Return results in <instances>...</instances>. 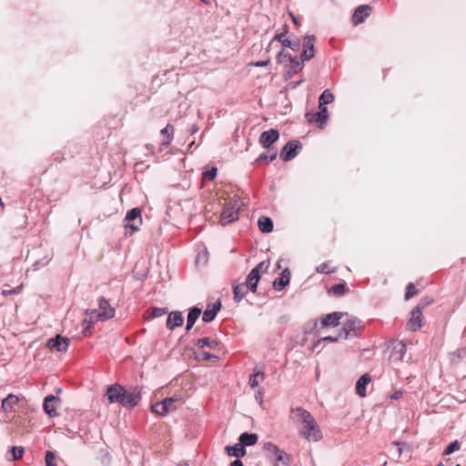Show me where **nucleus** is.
I'll list each match as a JSON object with an SVG mask.
<instances>
[{"label":"nucleus","instance_id":"1","mask_svg":"<svg viewBox=\"0 0 466 466\" xmlns=\"http://www.w3.org/2000/svg\"><path fill=\"white\" fill-rule=\"evenodd\" d=\"M142 210L138 207L133 208L128 210L125 218V235L132 236L139 230L142 225Z\"/></svg>","mask_w":466,"mask_h":466},{"label":"nucleus","instance_id":"2","mask_svg":"<svg viewBox=\"0 0 466 466\" xmlns=\"http://www.w3.org/2000/svg\"><path fill=\"white\" fill-rule=\"evenodd\" d=\"M258 435L256 433L244 432L240 434L238 442L235 443V458H242L246 455V447L253 446L258 441Z\"/></svg>","mask_w":466,"mask_h":466},{"label":"nucleus","instance_id":"3","mask_svg":"<svg viewBox=\"0 0 466 466\" xmlns=\"http://www.w3.org/2000/svg\"><path fill=\"white\" fill-rule=\"evenodd\" d=\"M362 329L361 321L357 319H350L347 320L339 334V337L348 339L358 336L359 331Z\"/></svg>","mask_w":466,"mask_h":466},{"label":"nucleus","instance_id":"4","mask_svg":"<svg viewBox=\"0 0 466 466\" xmlns=\"http://www.w3.org/2000/svg\"><path fill=\"white\" fill-rule=\"evenodd\" d=\"M126 391L127 389L124 386L114 383L106 387V397L109 403H118L121 405L122 401H124Z\"/></svg>","mask_w":466,"mask_h":466},{"label":"nucleus","instance_id":"5","mask_svg":"<svg viewBox=\"0 0 466 466\" xmlns=\"http://www.w3.org/2000/svg\"><path fill=\"white\" fill-rule=\"evenodd\" d=\"M302 148V144L299 140L289 141L280 151V158L283 161L293 159Z\"/></svg>","mask_w":466,"mask_h":466},{"label":"nucleus","instance_id":"6","mask_svg":"<svg viewBox=\"0 0 466 466\" xmlns=\"http://www.w3.org/2000/svg\"><path fill=\"white\" fill-rule=\"evenodd\" d=\"M141 400V389L139 387H133L129 390H127L124 401H122L121 406L127 409H134L138 405Z\"/></svg>","mask_w":466,"mask_h":466},{"label":"nucleus","instance_id":"7","mask_svg":"<svg viewBox=\"0 0 466 466\" xmlns=\"http://www.w3.org/2000/svg\"><path fill=\"white\" fill-rule=\"evenodd\" d=\"M90 313L96 315V319L104 321L115 316V309L110 306L109 302L105 298H101L99 299V312L96 313V310H92Z\"/></svg>","mask_w":466,"mask_h":466},{"label":"nucleus","instance_id":"8","mask_svg":"<svg viewBox=\"0 0 466 466\" xmlns=\"http://www.w3.org/2000/svg\"><path fill=\"white\" fill-rule=\"evenodd\" d=\"M177 401L175 397L165 398L161 401H158L151 406V410L160 416H165L170 410L176 409L174 403Z\"/></svg>","mask_w":466,"mask_h":466},{"label":"nucleus","instance_id":"9","mask_svg":"<svg viewBox=\"0 0 466 466\" xmlns=\"http://www.w3.org/2000/svg\"><path fill=\"white\" fill-rule=\"evenodd\" d=\"M267 269L268 268V264H266L265 261L263 262H260L256 268H254L250 272L249 274L248 275V278H247V282H246V285L247 287L252 291V292H256L257 290V287H258V282L260 279V276H259V270L261 269Z\"/></svg>","mask_w":466,"mask_h":466},{"label":"nucleus","instance_id":"10","mask_svg":"<svg viewBox=\"0 0 466 466\" xmlns=\"http://www.w3.org/2000/svg\"><path fill=\"white\" fill-rule=\"evenodd\" d=\"M60 403L59 398L56 397L55 395H47L44 399L43 402V409L44 411L50 417L55 418L58 416V412L56 410V408L58 404Z\"/></svg>","mask_w":466,"mask_h":466},{"label":"nucleus","instance_id":"11","mask_svg":"<svg viewBox=\"0 0 466 466\" xmlns=\"http://www.w3.org/2000/svg\"><path fill=\"white\" fill-rule=\"evenodd\" d=\"M279 137V132L271 128L269 130H266L261 133L258 141L259 144L265 148H273L271 146L275 143Z\"/></svg>","mask_w":466,"mask_h":466},{"label":"nucleus","instance_id":"12","mask_svg":"<svg viewBox=\"0 0 466 466\" xmlns=\"http://www.w3.org/2000/svg\"><path fill=\"white\" fill-rule=\"evenodd\" d=\"M316 41V37L313 35H308L304 37L303 40V48L301 52V57L303 60H309L314 57L315 50L314 44Z\"/></svg>","mask_w":466,"mask_h":466},{"label":"nucleus","instance_id":"13","mask_svg":"<svg viewBox=\"0 0 466 466\" xmlns=\"http://www.w3.org/2000/svg\"><path fill=\"white\" fill-rule=\"evenodd\" d=\"M292 419L297 422L303 424L304 427L309 423H313L314 418L312 415L301 407L292 409Z\"/></svg>","mask_w":466,"mask_h":466},{"label":"nucleus","instance_id":"14","mask_svg":"<svg viewBox=\"0 0 466 466\" xmlns=\"http://www.w3.org/2000/svg\"><path fill=\"white\" fill-rule=\"evenodd\" d=\"M301 433L309 441H318L322 437L320 430L319 429L315 420H313V423L306 425L304 430L301 431Z\"/></svg>","mask_w":466,"mask_h":466},{"label":"nucleus","instance_id":"15","mask_svg":"<svg viewBox=\"0 0 466 466\" xmlns=\"http://www.w3.org/2000/svg\"><path fill=\"white\" fill-rule=\"evenodd\" d=\"M319 111L314 114H306V117L310 123H317L320 128L326 123L329 117L328 108L326 106H319Z\"/></svg>","mask_w":466,"mask_h":466},{"label":"nucleus","instance_id":"16","mask_svg":"<svg viewBox=\"0 0 466 466\" xmlns=\"http://www.w3.org/2000/svg\"><path fill=\"white\" fill-rule=\"evenodd\" d=\"M371 7L368 5H361L358 6L352 15V23L358 25L363 23L366 18L370 15Z\"/></svg>","mask_w":466,"mask_h":466},{"label":"nucleus","instance_id":"17","mask_svg":"<svg viewBox=\"0 0 466 466\" xmlns=\"http://www.w3.org/2000/svg\"><path fill=\"white\" fill-rule=\"evenodd\" d=\"M47 346L58 352H66L69 347V339L66 337L56 336L48 339Z\"/></svg>","mask_w":466,"mask_h":466},{"label":"nucleus","instance_id":"18","mask_svg":"<svg viewBox=\"0 0 466 466\" xmlns=\"http://www.w3.org/2000/svg\"><path fill=\"white\" fill-rule=\"evenodd\" d=\"M221 309L220 300H217L216 302L208 305L207 309L204 310L202 314V320L205 323H209L213 321Z\"/></svg>","mask_w":466,"mask_h":466},{"label":"nucleus","instance_id":"19","mask_svg":"<svg viewBox=\"0 0 466 466\" xmlns=\"http://www.w3.org/2000/svg\"><path fill=\"white\" fill-rule=\"evenodd\" d=\"M184 318L181 311H171L167 319L166 327L169 330H174L176 328L182 326Z\"/></svg>","mask_w":466,"mask_h":466},{"label":"nucleus","instance_id":"20","mask_svg":"<svg viewBox=\"0 0 466 466\" xmlns=\"http://www.w3.org/2000/svg\"><path fill=\"white\" fill-rule=\"evenodd\" d=\"M423 324L422 311L420 309H413L410 313V318L408 322L409 329L416 331L421 328Z\"/></svg>","mask_w":466,"mask_h":466},{"label":"nucleus","instance_id":"21","mask_svg":"<svg viewBox=\"0 0 466 466\" xmlns=\"http://www.w3.org/2000/svg\"><path fill=\"white\" fill-rule=\"evenodd\" d=\"M406 352V344L403 341H394L391 346L390 359L394 361L401 360Z\"/></svg>","mask_w":466,"mask_h":466},{"label":"nucleus","instance_id":"22","mask_svg":"<svg viewBox=\"0 0 466 466\" xmlns=\"http://www.w3.org/2000/svg\"><path fill=\"white\" fill-rule=\"evenodd\" d=\"M287 32L288 31L285 30L282 33L277 34L274 38L277 39L278 41H279L281 43L282 46L289 47V48L292 49L293 51H299V49L300 47L299 40V39L290 40V39L286 38L285 35H286Z\"/></svg>","mask_w":466,"mask_h":466},{"label":"nucleus","instance_id":"23","mask_svg":"<svg viewBox=\"0 0 466 466\" xmlns=\"http://www.w3.org/2000/svg\"><path fill=\"white\" fill-rule=\"evenodd\" d=\"M201 309L198 306H193L188 309L187 316V324H186V330L189 331L193 326L195 325L196 321L201 315Z\"/></svg>","mask_w":466,"mask_h":466},{"label":"nucleus","instance_id":"24","mask_svg":"<svg viewBox=\"0 0 466 466\" xmlns=\"http://www.w3.org/2000/svg\"><path fill=\"white\" fill-rule=\"evenodd\" d=\"M341 317L342 313L340 312H332L325 315L320 320L321 328H326L329 326L337 327L339 324V319Z\"/></svg>","mask_w":466,"mask_h":466},{"label":"nucleus","instance_id":"25","mask_svg":"<svg viewBox=\"0 0 466 466\" xmlns=\"http://www.w3.org/2000/svg\"><path fill=\"white\" fill-rule=\"evenodd\" d=\"M289 268H285L280 277L277 278L273 281V287L276 290H282L289 283Z\"/></svg>","mask_w":466,"mask_h":466},{"label":"nucleus","instance_id":"26","mask_svg":"<svg viewBox=\"0 0 466 466\" xmlns=\"http://www.w3.org/2000/svg\"><path fill=\"white\" fill-rule=\"evenodd\" d=\"M306 60H303V58L301 57L300 59L298 58L297 56H293L289 62H290V67L288 71V76L289 77H291L293 75L299 73V71H301L304 67V62Z\"/></svg>","mask_w":466,"mask_h":466},{"label":"nucleus","instance_id":"27","mask_svg":"<svg viewBox=\"0 0 466 466\" xmlns=\"http://www.w3.org/2000/svg\"><path fill=\"white\" fill-rule=\"evenodd\" d=\"M18 401V397L10 393L2 400L1 407L5 412H10L13 410L14 406L16 405Z\"/></svg>","mask_w":466,"mask_h":466},{"label":"nucleus","instance_id":"28","mask_svg":"<svg viewBox=\"0 0 466 466\" xmlns=\"http://www.w3.org/2000/svg\"><path fill=\"white\" fill-rule=\"evenodd\" d=\"M370 381V376L369 374L362 375L356 383V392L360 397L366 396V386Z\"/></svg>","mask_w":466,"mask_h":466},{"label":"nucleus","instance_id":"29","mask_svg":"<svg viewBox=\"0 0 466 466\" xmlns=\"http://www.w3.org/2000/svg\"><path fill=\"white\" fill-rule=\"evenodd\" d=\"M258 226L263 233H269L273 230V221L268 217H260L258 220Z\"/></svg>","mask_w":466,"mask_h":466},{"label":"nucleus","instance_id":"30","mask_svg":"<svg viewBox=\"0 0 466 466\" xmlns=\"http://www.w3.org/2000/svg\"><path fill=\"white\" fill-rule=\"evenodd\" d=\"M174 127L170 124H167L166 127L161 129L160 134L165 137V139L162 141L161 145L164 147H167L174 137Z\"/></svg>","mask_w":466,"mask_h":466},{"label":"nucleus","instance_id":"31","mask_svg":"<svg viewBox=\"0 0 466 466\" xmlns=\"http://www.w3.org/2000/svg\"><path fill=\"white\" fill-rule=\"evenodd\" d=\"M267 149H268L267 152L260 154L258 156V157L256 159L257 163H260L263 161L269 163L276 159L277 155H278V150L276 148H267Z\"/></svg>","mask_w":466,"mask_h":466},{"label":"nucleus","instance_id":"32","mask_svg":"<svg viewBox=\"0 0 466 466\" xmlns=\"http://www.w3.org/2000/svg\"><path fill=\"white\" fill-rule=\"evenodd\" d=\"M220 224L227 226L233 222V206H228L220 214Z\"/></svg>","mask_w":466,"mask_h":466},{"label":"nucleus","instance_id":"33","mask_svg":"<svg viewBox=\"0 0 466 466\" xmlns=\"http://www.w3.org/2000/svg\"><path fill=\"white\" fill-rule=\"evenodd\" d=\"M167 313V308L152 307L147 311L148 320L159 318Z\"/></svg>","mask_w":466,"mask_h":466},{"label":"nucleus","instance_id":"34","mask_svg":"<svg viewBox=\"0 0 466 466\" xmlns=\"http://www.w3.org/2000/svg\"><path fill=\"white\" fill-rule=\"evenodd\" d=\"M196 345L199 349H203L205 347H208L210 350H213V349H215L218 345V342L216 339H209L208 337H204V338L198 339L196 341Z\"/></svg>","mask_w":466,"mask_h":466},{"label":"nucleus","instance_id":"35","mask_svg":"<svg viewBox=\"0 0 466 466\" xmlns=\"http://www.w3.org/2000/svg\"><path fill=\"white\" fill-rule=\"evenodd\" d=\"M333 100L334 95L329 89H326L319 97V106H325L326 105L333 102Z\"/></svg>","mask_w":466,"mask_h":466},{"label":"nucleus","instance_id":"36","mask_svg":"<svg viewBox=\"0 0 466 466\" xmlns=\"http://www.w3.org/2000/svg\"><path fill=\"white\" fill-rule=\"evenodd\" d=\"M264 380V373L257 371L249 376L248 383L251 388H256Z\"/></svg>","mask_w":466,"mask_h":466},{"label":"nucleus","instance_id":"37","mask_svg":"<svg viewBox=\"0 0 466 466\" xmlns=\"http://www.w3.org/2000/svg\"><path fill=\"white\" fill-rule=\"evenodd\" d=\"M272 460L278 463H281L284 466H288L289 461L288 454L281 450L279 451V452L272 458Z\"/></svg>","mask_w":466,"mask_h":466},{"label":"nucleus","instance_id":"38","mask_svg":"<svg viewBox=\"0 0 466 466\" xmlns=\"http://www.w3.org/2000/svg\"><path fill=\"white\" fill-rule=\"evenodd\" d=\"M346 290H347L346 285L344 283H339V284L333 285L330 288L329 292H331L333 295H335L337 297H340L345 294Z\"/></svg>","mask_w":466,"mask_h":466},{"label":"nucleus","instance_id":"39","mask_svg":"<svg viewBox=\"0 0 466 466\" xmlns=\"http://www.w3.org/2000/svg\"><path fill=\"white\" fill-rule=\"evenodd\" d=\"M263 450L270 459H272L279 451V449L271 442H266L263 446Z\"/></svg>","mask_w":466,"mask_h":466},{"label":"nucleus","instance_id":"40","mask_svg":"<svg viewBox=\"0 0 466 466\" xmlns=\"http://www.w3.org/2000/svg\"><path fill=\"white\" fill-rule=\"evenodd\" d=\"M9 451L11 453L13 461L20 460L25 453V450L21 446H13L10 448Z\"/></svg>","mask_w":466,"mask_h":466},{"label":"nucleus","instance_id":"41","mask_svg":"<svg viewBox=\"0 0 466 466\" xmlns=\"http://www.w3.org/2000/svg\"><path fill=\"white\" fill-rule=\"evenodd\" d=\"M218 174V168L213 167L208 170H206L202 173V180L203 181H212L216 178Z\"/></svg>","mask_w":466,"mask_h":466},{"label":"nucleus","instance_id":"42","mask_svg":"<svg viewBox=\"0 0 466 466\" xmlns=\"http://www.w3.org/2000/svg\"><path fill=\"white\" fill-rule=\"evenodd\" d=\"M196 359L201 360H218V357L214 354H211L208 351L200 350L199 352H198L196 354Z\"/></svg>","mask_w":466,"mask_h":466},{"label":"nucleus","instance_id":"43","mask_svg":"<svg viewBox=\"0 0 466 466\" xmlns=\"http://www.w3.org/2000/svg\"><path fill=\"white\" fill-rule=\"evenodd\" d=\"M316 272L320 274H331L336 272V268L329 269V262H323L316 268Z\"/></svg>","mask_w":466,"mask_h":466},{"label":"nucleus","instance_id":"44","mask_svg":"<svg viewBox=\"0 0 466 466\" xmlns=\"http://www.w3.org/2000/svg\"><path fill=\"white\" fill-rule=\"evenodd\" d=\"M55 453L51 451H47L45 456L46 466H56L55 463Z\"/></svg>","mask_w":466,"mask_h":466},{"label":"nucleus","instance_id":"45","mask_svg":"<svg viewBox=\"0 0 466 466\" xmlns=\"http://www.w3.org/2000/svg\"><path fill=\"white\" fill-rule=\"evenodd\" d=\"M417 294V289L413 283H409L406 288L405 299H410Z\"/></svg>","mask_w":466,"mask_h":466},{"label":"nucleus","instance_id":"46","mask_svg":"<svg viewBox=\"0 0 466 466\" xmlns=\"http://www.w3.org/2000/svg\"><path fill=\"white\" fill-rule=\"evenodd\" d=\"M93 323H94V319H93V317H92V316H91L89 319H86H86L83 320V326H84V327H83V330H82V332H83V334H84L85 336H87V331L92 328Z\"/></svg>","mask_w":466,"mask_h":466},{"label":"nucleus","instance_id":"47","mask_svg":"<svg viewBox=\"0 0 466 466\" xmlns=\"http://www.w3.org/2000/svg\"><path fill=\"white\" fill-rule=\"evenodd\" d=\"M433 302V299L429 297H425L420 300L418 305L415 307V309H420V310H423L427 306L431 304Z\"/></svg>","mask_w":466,"mask_h":466},{"label":"nucleus","instance_id":"48","mask_svg":"<svg viewBox=\"0 0 466 466\" xmlns=\"http://www.w3.org/2000/svg\"><path fill=\"white\" fill-rule=\"evenodd\" d=\"M459 450H460V444H459V442L457 441H452L451 443H450L448 445V447L446 448L444 453L446 455H450V454H451V453H453V452H455L456 451H459Z\"/></svg>","mask_w":466,"mask_h":466},{"label":"nucleus","instance_id":"49","mask_svg":"<svg viewBox=\"0 0 466 466\" xmlns=\"http://www.w3.org/2000/svg\"><path fill=\"white\" fill-rule=\"evenodd\" d=\"M22 289H23V285L21 284L14 289H3L1 294L3 296L19 294L22 291Z\"/></svg>","mask_w":466,"mask_h":466},{"label":"nucleus","instance_id":"50","mask_svg":"<svg viewBox=\"0 0 466 466\" xmlns=\"http://www.w3.org/2000/svg\"><path fill=\"white\" fill-rule=\"evenodd\" d=\"M292 57L293 56L289 53H288L284 49H282L278 54L277 59H278V62L282 63L284 59H288L289 61Z\"/></svg>","mask_w":466,"mask_h":466},{"label":"nucleus","instance_id":"51","mask_svg":"<svg viewBox=\"0 0 466 466\" xmlns=\"http://www.w3.org/2000/svg\"><path fill=\"white\" fill-rule=\"evenodd\" d=\"M208 261V252L205 251L203 253H198L197 258H196V264L197 265H199L200 263L202 264H206Z\"/></svg>","mask_w":466,"mask_h":466},{"label":"nucleus","instance_id":"52","mask_svg":"<svg viewBox=\"0 0 466 466\" xmlns=\"http://www.w3.org/2000/svg\"><path fill=\"white\" fill-rule=\"evenodd\" d=\"M340 337H333V336H327V337H324L322 339H319L316 341V343L314 344V348H317L319 344H320L321 341H330V342H335V341H338Z\"/></svg>","mask_w":466,"mask_h":466},{"label":"nucleus","instance_id":"53","mask_svg":"<svg viewBox=\"0 0 466 466\" xmlns=\"http://www.w3.org/2000/svg\"><path fill=\"white\" fill-rule=\"evenodd\" d=\"M317 326H318V320L317 319H314V320L309 322L306 325L305 333L309 334V333L312 332L313 329H315L317 328Z\"/></svg>","mask_w":466,"mask_h":466},{"label":"nucleus","instance_id":"54","mask_svg":"<svg viewBox=\"0 0 466 466\" xmlns=\"http://www.w3.org/2000/svg\"><path fill=\"white\" fill-rule=\"evenodd\" d=\"M392 445H395L398 448L397 455H398V457H400L403 451L402 446H404V443L400 442V441H393Z\"/></svg>","mask_w":466,"mask_h":466},{"label":"nucleus","instance_id":"55","mask_svg":"<svg viewBox=\"0 0 466 466\" xmlns=\"http://www.w3.org/2000/svg\"><path fill=\"white\" fill-rule=\"evenodd\" d=\"M464 355H465V350H456V351H454V352L452 353V358H451V360H454V358H455V357H457V358H459V359L463 358V357H464Z\"/></svg>","mask_w":466,"mask_h":466},{"label":"nucleus","instance_id":"56","mask_svg":"<svg viewBox=\"0 0 466 466\" xmlns=\"http://www.w3.org/2000/svg\"><path fill=\"white\" fill-rule=\"evenodd\" d=\"M403 392L402 390H396L390 395L391 400H399L402 397Z\"/></svg>","mask_w":466,"mask_h":466},{"label":"nucleus","instance_id":"57","mask_svg":"<svg viewBox=\"0 0 466 466\" xmlns=\"http://www.w3.org/2000/svg\"><path fill=\"white\" fill-rule=\"evenodd\" d=\"M241 289H242L241 285H235V299L241 298Z\"/></svg>","mask_w":466,"mask_h":466},{"label":"nucleus","instance_id":"58","mask_svg":"<svg viewBox=\"0 0 466 466\" xmlns=\"http://www.w3.org/2000/svg\"><path fill=\"white\" fill-rule=\"evenodd\" d=\"M225 451H227L228 455L229 457H232L233 456V445H227L225 447Z\"/></svg>","mask_w":466,"mask_h":466},{"label":"nucleus","instance_id":"59","mask_svg":"<svg viewBox=\"0 0 466 466\" xmlns=\"http://www.w3.org/2000/svg\"><path fill=\"white\" fill-rule=\"evenodd\" d=\"M269 61L268 60H266V61H259V62H257L255 64L256 66H258V67H262V66H267L269 65Z\"/></svg>","mask_w":466,"mask_h":466},{"label":"nucleus","instance_id":"60","mask_svg":"<svg viewBox=\"0 0 466 466\" xmlns=\"http://www.w3.org/2000/svg\"><path fill=\"white\" fill-rule=\"evenodd\" d=\"M303 82V80H299V81H296V82H291L289 85L292 88H296L298 87L301 83Z\"/></svg>","mask_w":466,"mask_h":466},{"label":"nucleus","instance_id":"61","mask_svg":"<svg viewBox=\"0 0 466 466\" xmlns=\"http://www.w3.org/2000/svg\"><path fill=\"white\" fill-rule=\"evenodd\" d=\"M240 458L235 459V466H243L242 461L239 460Z\"/></svg>","mask_w":466,"mask_h":466},{"label":"nucleus","instance_id":"62","mask_svg":"<svg viewBox=\"0 0 466 466\" xmlns=\"http://www.w3.org/2000/svg\"><path fill=\"white\" fill-rule=\"evenodd\" d=\"M198 127H197L196 125H194V126H192V127H191V133H192V134L197 133V132H198Z\"/></svg>","mask_w":466,"mask_h":466},{"label":"nucleus","instance_id":"63","mask_svg":"<svg viewBox=\"0 0 466 466\" xmlns=\"http://www.w3.org/2000/svg\"><path fill=\"white\" fill-rule=\"evenodd\" d=\"M240 198L238 196V194L235 192V200L234 203L237 204L238 201H240Z\"/></svg>","mask_w":466,"mask_h":466},{"label":"nucleus","instance_id":"64","mask_svg":"<svg viewBox=\"0 0 466 466\" xmlns=\"http://www.w3.org/2000/svg\"><path fill=\"white\" fill-rule=\"evenodd\" d=\"M203 4L205 5H210V1L209 0H200Z\"/></svg>","mask_w":466,"mask_h":466}]
</instances>
